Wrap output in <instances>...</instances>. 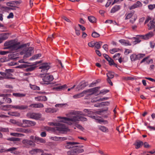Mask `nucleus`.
<instances>
[{"label":"nucleus","mask_w":155,"mask_h":155,"mask_svg":"<svg viewBox=\"0 0 155 155\" xmlns=\"http://www.w3.org/2000/svg\"><path fill=\"white\" fill-rule=\"evenodd\" d=\"M13 72V70L12 69H7L5 71L6 72V76L4 77L5 79H14L15 78H12V74L11 73Z\"/></svg>","instance_id":"13"},{"label":"nucleus","mask_w":155,"mask_h":155,"mask_svg":"<svg viewBox=\"0 0 155 155\" xmlns=\"http://www.w3.org/2000/svg\"><path fill=\"white\" fill-rule=\"evenodd\" d=\"M108 99V97H104L103 98H100L98 99V100H94V102H98V101H102L104 100H107Z\"/></svg>","instance_id":"50"},{"label":"nucleus","mask_w":155,"mask_h":155,"mask_svg":"<svg viewBox=\"0 0 155 155\" xmlns=\"http://www.w3.org/2000/svg\"><path fill=\"white\" fill-rule=\"evenodd\" d=\"M50 64L48 63H43L39 67V68L41 69V71L42 73H45L50 68Z\"/></svg>","instance_id":"7"},{"label":"nucleus","mask_w":155,"mask_h":155,"mask_svg":"<svg viewBox=\"0 0 155 155\" xmlns=\"http://www.w3.org/2000/svg\"><path fill=\"white\" fill-rule=\"evenodd\" d=\"M13 43L12 41H8L5 42L4 44V46H6L5 49H10Z\"/></svg>","instance_id":"22"},{"label":"nucleus","mask_w":155,"mask_h":155,"mask_svg":"<svg viewBox=\"0 0 155 155\" xmlns=\"http://www.w3.org/2000/svg\"><path fill=\"white\" fill-rule=\"evenodd\" d=\"M109 91V90L106 89L101 90L99 94H104Z\"/></svg>","instance_id":"48"},{"label":"nucleus","mask_w":155,"mask_h":155,"mask_svg":"<svg viewBox=\"0 0 155 155\" xmlns=\"http://www.w3.org/2000/svg\"><path fill=\"white\" fill-rule=\"evenodd\" d=\"M119 50V48H113L110 50V52L111 54H113L114 53L118 51Z\"/></svg>","instance_id":"51"},{"label":"nucleus","mask_w":155,"mask_h":155,"mask_svg":"<svg viewBox=\"0 0 155 155\" xmlns=\"http://www.w3.org/2000/svg\"><path fill=\"white\" fill-rule=\"evenodd\" d=\"M9 7H7V9L9 10H16V8H18L16 6L12 5V6H9Z\"/></svg>","instance_id":"58"},{"label":"nucleus","mask_w":155,"mask_h":155,"mask_svg":"<svg viewBox=\"0 0 155 155\" xmlns=\"http://www.w3.org/2000/svg\"><path fill=\"white\" fill-rule=\"evenodd\" d=\"M9 36V33H3L0 35V40L4 41L7 39Z\"/></svg>","instance_id":"20"},{"label":"nucleus","mask_w":155,"mask_h":155,"mask_svg":"<svg viewBox=\"0 0 155 155\" xmlns=\"http://www.w3.org/2000/svg\"><path fill=\"white\" fill-rule=\"evenodd\" d=\"M134 11H132L128 13H126L125 15L126 17L125 18V20H127L130 18L134 15Z\"/></svg>","instance_id":"26"},{"label":"nucleus","mask_w":155,"mask_h":155,"mask_svg":"<svg viewBox=\"0 0 155 155\" xmlns=\"http://www.w3.org/2000/svg\"><path fill=\"white\" fill-rule=\"evenodd\" d=\"M83 147V146L82 145L75 146L73 149H72V150L71 151V154H74V155H75L84 152V149L81 148V147Z\"/></svg>","instance_id":"4"},{"label":"nucleus","mask_w":155,"mask_h":155,"mask_svg":"<svg viewBox=\"0 0 155 155\" xmlns=\"http://www.w3.org/2000/svg\"><path fill=\"white\" fill-rule=\"evenodd\" d=\"M22 122L23 124V127H24L34 126L35 124V122L26 120H23Z\"/></svg>","instance_id":"8"},{"label":"nucleus","mask_w":155,"mask_h":155,"mask_svg":"<svg viewBox=\"0 0 155 155\" xmlns=\"http://www.w3.org/2000/svg\"><path fill=\"white\" fill-rule=\"evenodd\" d=\"M31 87V89H33L34 90H40V88L39 87L35 85H32Z\"/></svg>","instance_id":"56"},{"label":"nucleus","mask_w":155,"mask_h":155,"mask_svg":"<svg viewBox=\"0 0 155 155\" xmlns=\"http://www.w3.org/2000/svg\"><path fill=\"white\" fill-rule=\"evenodd\" d=\"M120 8V6L119 5H116L111 10V12L114 13L119 10Z\"/></svg>","instance_id":"28"},{"label":"nucleus","mask_w":155,"mask_h":155,"mask_svg":"<svg viewBox=\"0 0 155 155\" xmlns=\"http://www.w3.org/2000/svg\"><path fill=\"white\" fill-rule=\"evenodd\" d=\"M45 111L46 113H54L55 112L54 109L51 108H46L45 109Z\"/></svg>","instance_id":"44"},{"label":"nucleus","mask_w":155,"mask_h":155,"mask_svg":"<svg viewBox=\"0 0 155 155\" xmlns=\"http://www.w3.org/2000/svg\"><path fill=\"white\" fill-rule=\"evenodd\" d=\"M132 52V51L131 50L127 49H125V51H124V54L126 55H128L129 53H131Z\"/></svg>","instance_id":"54"},{"label":"nucleus","mask_w":155,"mask_h":155,"mask_svg":"<svg viewBox=\"0 0 155 155\" xmlns=\"http://www.w3.org/2000/svg\"><path fill=\"white\" fill-rule=\"evenodd\" d=\"M108 110V108H106V109L100 110L99 111H96L94 112L93 111H91V110L85 109L84 110V112L85 113H87L88 114L86 115L88 116L91 117V118L94 119L97 121V122L98 123H100L101 122H103V121L102 120L99 119L97 118V117L93 115L94 113L96 114H98L102 115L103 117L105 118H106L107 117V114H109V113L107 115H104V113L105 111H106Z\"/></svg>","instance_id":"2"},{"label":"nucleus","mask_w":155,"mask_h":155,"mask_svg":"<svg viewBox=\"0 0 155 155\" xmlns=\"http://www.w3.org/2000/svg\"><path fill=\"white\" fill-rule=\"evenodd\" d=\"M8 114L10 116H14L16 117H19L20 114L17 112H10L8 113Z\"/></svg>","instance_id":"34"},{"label":"nucleus","mask_w":155,"mask_h":155,"mask_svg":"<svg viewBox=\"0 0 155 155\" xmlns=\"http://www.w3.org/2000/svg\"><path fill=\"white\" fill-rule=\"evenodd\" d=\"M80 115L86 116L80 111L72 110L68 114V117H60L59 118L62 119L61 121L67 123L69 125L76 123H78L80 120L82 121L87 120V119L86 117H82Z\"/></svg>","instance_id":"1"},{"label":"nucleus","mask_w":155,"mask_h":155,"mask_svg":"<svg viewBox=\"0 0 155 155\" xmlns=\"http://www.w3.org/2000/svg\"><path fill=\"white\" fill-rule=\"evenodd\" d=\"M148 9L151 10H152L155 8V4L150 5L148 6Z\"/></svg>","instance_id":"55"},{"label":"nucleus","mask_w":155,"mask_h":155,"mask_svg":"<svg viewBox=\"0 0 155 155\" xmlns=\"http://www.w3.org/2000/svg\"><path fill=\"white\" fill-rule=\"evenodd\" d=\"M143 143L142 141L140 140L137 141L134 145L136 146V148L137 149L140 148L143 145Z\"/></svg>","instance_id":"29"},{"label":"nucleus","mask_w":155,"mask_h":155,"mask_svg":"<svg viewBox=\"0 0 155 155\" xmlns=\"http://www.w3.org/2000/svg\"><path fill=\"white\" fill-rule=\"evenodd\" d=\"M55 138L56 139H57L58 140H66L67 139V138L65 137H55Z\"/></svg>","instance_id":"62"},{"label":"nucleus","mask_w":155,"mask_h":155,"mask_svg":"<svg viewBox=\"0 0 155 155\" xmlns=\"http://www.w3.org/2000/svg\"><path fill=\"white\" fill-rule=\"evenodd\" d=\"M35 99L36 100L39 101H45L47 100V98L45 96L39 97H35Z\"/></svg>","instance_id":"32"},{"label":"nucleus","mask_w":155,"mask_h":155,"mask_svg":"<svg viewBox=\"0 0 155 155\" xmlns=\"http://www.w3.org/2000/svg\"><path fill=\"white\" fill-rule=\"evenodd\" d=\"M89 46L91 47H93L95 45V42L93 41H92L89 42L88 44Z\"/></svg>","instance_id":"61"},{"label":"nucleus","mask_w":155,"mask_h":155,"mask_svg":"<svg viewBox=\"0 0 155 155\" xmlns=\"http://www.w3.org/2000/svg\"><path fill=\"white\" fill-rule=\"evenodd\" d=\"M20 3L18 1H11L6 3V5L8 6H12L13 5L19 4Z\"/></svg>","instance_id":"23"},{"label":"nucleus","mask_w":155,"mask_h":155,"mask_svg":"<svg viewBox=\"0 0 155 155\" xmlns=\"http://www.w3.org/2000/svg\"><path fill=\"white\" fill-rule=\"evenodd\" d=\"M114 72H112L110 71H108L107 74V78H113L114 76Z\"/></svg>","instance_id":"37"},{"label":"nucleus","mask_w":155,"mask_h":155,"mask_svg":"<svg viewBox=\"0 0 155 155\" xmlns=\"http://www.w3.org/2000/svg\"><path fill=\"white\" fill-rule=\"evenodd\" d=\"M100 88V87H94L91 89L83 91L82 92L74 95L73 96L74 98L75 99L78 98L84 95V94H87L88 92L89 93L87 94L88 95H91L98 91L99 89Z\"/></svg>","instance_id":"3"},{"label":"nucleus","mask_w":155,"mask_h":155,"mask_svg":"<svg viewBox=\"0 0 155 155\" xmlns=\"http://www.w3.org/2000/svg\"><path fill=\"white\" fill-rule=\"evenodd\" d=\"M13 95L17 97H25L26 94H21L20 93H14L13 94Z\"/></svg>","instance_id":"35"},{"label":"nucleus","mask_w":155,"mask_h":155,"mask_svg":"<svg viewBox=\"0 0 155 155\" xmlns=\"http://www.w3.org/2000/svg\"><path fill=\"white\" fill-rule=\"evenodd\" d=\"M3 99H5V101L7 103H11L12 102V101L11 99L10 98L6 97L5 98V97H3Z\"/></svg>","instance_id":"57"},{"label":"nucleus","mask_w":155,"mask_h":155,"mask_svg":"<svg viewBox=\"0 0 155 155\" xmlns=\"http://www.w3.org/2000/svg\"><path fill=\"white\" fill-rule=\"evenodd\" d=\"M108 61L109 65L110 66L113 65V64H115L114 60L111 58L110 59V60H108Z\"/></svg>","instance_id":"60"},{"label":"nucleus","mask_w":155,"mask_h":155,"mask_svg":"<svg viewBox=\"0 0 155 155\" xmlns=\"http://www.w3.org/2000/svg\"><path fill=\"white\" fill-rule=\"evenodd\" d=\"M27 115L30 118L35 120H38L41 118V115L39 113H29L27 114Z\"/></svg>","instance_id":"9"},{"label":"nucleus","mask_w":155,"mask_h":155,"mask_svg":"<svg viewBox=\"0 0 155 155\" xmlns=\"http://www.w3.org/2000/svg\"><path fill=\"white\" fill-rule=\"evenodd\" d=\"M142 5V3L140 1H137L136 3L133 5L129 7V9L130 10H132L136 8H137L138 7H141Z\"/></svg>","instance_id":"18"},{"label":"nucleus","mask_w":155,"mask_h":155,"mask_svg":"<svg viewBox=\"0 0 155 155\" xmlns=\"http://www.w3.org/2000/svg\"><path fill=\"white\" fill-rule=\"evenodd\" d=\"M8 140L12 141H19L20 140V139L19 138L14 137L10 138Z\"/></svg>","instance_id":"46"},{"label":"nucleus","mask_w":155,"mask_h":155,"mask_svg":"<svg viewBox=\"0 0 155 155\" xmlns=\"http://www.w3.org/2000/svg\"><path fill=\"white\" fill-rule=\"evenodd\" d=\"M78 144H79V143L77 142H67L65 147L67 149H70L71 148L73 149L74 147V145Z\"/></svg>","instance_id":"15"},{"label":"nucleus","mask_w":155,"mask_h":155,"mask_svg":"<svg viewBox=\"0 0 155 155\" xmlns=\"http://www.w3.org/2000/svg\"><path fill=\"white\" fill-rule=\"evenodd\" d=\"M154 35L153 33L152 32H150L145 35H137L136 36H139L140 38L145 40H147L152 37Z\"/></svg>","instance_id":"10"},{"label":"nucleus","mask_w":155,"mask_h":155,"mask_svg":"<svg viewBox=\"0 0 155 155\" xmlns=\"http://www.w3.org/2000/svg\"><path fill=\"white\" fill-rule=\"evenodd\" d=\"M88 20L91 23H94L96 22V19L93 16H89L88 17Z\"/></svg>","instance_id":"40"},{"label":"nucleus","mask_w":155,"mask_h":155,"mask_svg":"<svg viewBox=\"0 0 155 155\" xmlns=\"http://www.w3.org/2000/svg\"><path fill=\"white\" fill-rule=\"evenodd\" d=\"M33 48L32 47H29L28 48H25V50L21 52V54H24V58H28L31 56L33 52Z\"/></svg>","instance_id":"5"},{"label":"nucleus","mask_w":155,"mask_h":155,"mask_svg":"<svg viewBox=\"0 0 155 155\" xmlns=\"http://www.w3.org/2000/svg\"><path fill=\"white\" fill-rule=\"evenodd\" d=\"M41 54H36L34 55L30 59L31 60H33L35 59H37L39 57H41Z\"/></svg>","instance_id":"41"},{"label":"nucleus","mask_w":155,"mask_h":155,"mask_svg":"<svg viewBox=\"0 0 155 155\" xmlns=\"http://www.w3.org/2000/svg\"><path fill=\"white\" fill-rule=\"evenodd\" d=\"M28 107L26 105H13V108H15V109L23 110H25L27 109Z\"/></svg>","instance_id":"19"},{"label":"nucleus","mask_w":155,"mask_h":155,"mask_svg":"<svg viewBox=\"0 0 155 155\" xmlns=\"http://www.w3.org/2000/svg\"><path fill=\"white\" fill-rule=\"evenodd\" d=\"M16 149V148L12 147L7 149L6 150H5L4 151H3V149L1 150H0V152H2L4 151L11 152V153H15L14 152V151Z\"/></svg>","instance_id":"27"},{"label":"nucleus","mask_w":155,"mask_h":155,"mask_svg":"<svg viewBox=\"0 0 155 155\" xmlns=\"http://www.w3.org/2000/svg\"><path fill=\"white\" fill-rule=\"evenodd\" d=\"M43 150H42L38 149H34L31 151H29V153L31 154H36V153H39V152H43Z\"/></svg>","instance_id":"24"},{"label":"nucleus","mask_w":155,"mask_h":155,"mask_svg":"<svg viewBox=\"0 0 155 155\" xmlns=\"http://www.w3.org/2000/svg\"><path fill=\"white\" fill-rule=\"evenodd\" d=\"M140 38L139 36H137V37H133L131 39L134 40L133 41V43L134 45H136L140 43L141 41V40L140 39Z\"/></svg>","instance_id":"25"},{"label":"nucleus","mask_w":155,"mask_h":155,"mask_svg":"<svg viewBox=\"0 0 155 155\" xmlns=\"http://www.w3.org/2000/svg\"><path fill=\"white\" fill-rule=\"evenodd\" d=\"M10 135L15 137H21L23 135L22 134L17 133H11Z\"/></svg>","instance_id":"49"},{"label":"nucleus","mask_w":155,"mask_h":155,"mask_svg":"<svg viewBox=\"0 0 155 155\" xmlns=\"http://www.w3.org/2000/svg\"><path fill=\"white\" fill-rule=\"evenodd\" d=\"M110 104V103L109 102L107 101L105 102H102L101 103V107L104 106H108Z\"/></svg>","instance_id":"52"},{"label":"nucleus","mask_w":155,"mask_h":155,"mask_svg":"<svg viewBox=\"0 0 155 155\" xmlns=\"http://www.w3.org/2000/svg\"><path fill=\"white\" fill-rule=\"evenodd\" d=\"M98 128L104 132H107L108 131V129L104 126H98Z\"/></svg>","instance_id":"33"},{"label":"nucleus","mask_w":155,"mask_h":155,"mask_svg":"<svg viewBox=\"0 0 155 155\" xmlns=\"http://www.w3.org/2000/svg\"><path fill=\"white\" fill-rule=\"evenodd\" d=\"M36 68L35 66H30L27 68L25 70L27 71H31L34 70Z\"/></svg>","instance_id":"43"},{"label":"nucleus","mask_w":155,"mask_h":155,"mask_svg":"<svg viewBox=\"0 0 155 155\" xmlns=\"http://www.w3.org/2000/svg\"><path fill=\"white\" fill-rule=\"evenodd\" d=\"M149 57H147L144 58L140 62V63H142L143 62H146L147 63L149 64L150 62V60H148V59Z\"/></svg>","instance_id":"45"},{"label":"nucleus","mask_w":155,"mask_h":155,"mask_svg":"<svg viewBox=\"0 0 155 155\" xmlns=\"http://www.w3.org/2000/svg\"><path fill=\"white\" fill-rule=\"evenodd\" d=\"M155 22H154L153 21H150L149 24L148 25V29L149 30H151L154 29L155 28V25L154 23Z\"/></svg>","instance_id":"31"},{"label":"nucleus","mask_w":155,"mask_h":155,"mask_svg":"<svg viewBox=\"0 0 155 155\" xmlns=\"http://www.w3.org/2000/svg\"><path fill=\"white\" fill-rule=\"evenodd\" d=\"M14 130L18 132L25 133H28L31 132L30 130L28 129H25L20 127L16 128Z\"/></svg>","instance_id":"16"},{"label":"nucleus","mask_w":155,"mask_h":155,"mask_svg":"<svg viewBox=\"0 0 155 155\" xmlns=\"http://www.w3.org/2000/svg\"><path fill=\"white\" fill-rule=\"evenodd\" d=\"M66 87V85L54 87V89L57 91H60Z\"/></svg>","instance_id":"42"},{"label":"nucleus","mask_w":155,"mask_h":155,"mask_svg":"<svg viewBox=\"0 0 155 155\" xmlns=\"http://www.w3.org/2000/svg\"><path fill=\"white\" fill-rule=\"evenodd\" d=\"M53 79L52 75L47 74L44 76L42 80L44 82H45V84H48L49 82L52 81Z\"/></svg>","instance_id":"11"},{"label":"nucleus","mask_w":155,"mask_h":155,"mask_svg":"<svg viewBox=\"0 0 155 155\" xmlns=\"http://www.w3.org/2000/svg\"><path fill=\"white\" fill-rule=\"evenodd\" d=\"M55 125L57 126L55 128V130L59 131L60 132H64L68 130V129L64 126V124L59 123H56Z\"/></svg>","instance_id":"6"},{"label":"nucleus","mask_w":155,"mask_h":155,"mask_svg":"<svg viewBox=\"0 0 155 155\" xmlns=\"http://www.w3.org/2000/svg\"><path fill=\"white\" fill-rule=\"evenodd\" d=\"M137 55L136 54H133L131 55L130 57L131 61H135L137 60Z\"/></svg>","instance_id":"39"},{"label":"nucleus","mask_w":155,"mask_h":155,"mask_svg":"<svg viewBox=\"0 0 155 155\" xmlns=\"http://www.w3.org/2000/svg\"><path fill=\"white\" fill-rule=\"evenodd\" d=\"M31 107L34 108H41L44 107L43 104L39 103L38 104H32L30 105Z\"/></svg>","instance_id":"30"},{"label":"nucleus","mask_w":155,"mask_h":155,"mask_svg":"<svg viewBox=\"0 0 155 155\" xmlns=\"http://www.w3.org/2000/svg\"><path fill=\"white\" fill-rule=\"evenodd\" d=\"M22 143L26 147H29L30 146L33 145L34 142L28 139H24L22 140Z\"/></svg>","instance_id":"14"},{"label":"nucleus","mask_w":155,"mask_h":155,"mask_svg":"<svg viewBox=\"0 0 155 155\" xmlns=\"http://www.w3.org/2000/svg\"><path fill=\"white\" fill-rule=\"evenodd\" d=\"M91 35L94 38H97L100 36V35L97 32L94 31L92 34Z\"/></svg>","instance_id":"47"},{"label":"nucleus","mask_w":155,"mask_h":155,"mask_svg":"<svg viewBox=\"0 0 155 155\" xmlns=\"http://www.w3.org/2000/svg\"><path fill=\"white\" fill-rule=\"evenodd\" d=\"M119 42L123 45L125 46H130L131 44L128 41H126L124 39H120L119 40Z\"/></svg>","instance_id":"21"},{"label":"nucleus","mask_w":155,"mask_h":155,"mask_svg":"<svg viewBox=\"0 0 155 155\" xmlns=\"http://www.w3.org/2000/svg\"><path fill=\"white\" fill-rule=\"evenodd\" d=\"M103 55L104 57L108 61V60H110V59L111 58H110L108 55H107L105 54H103Z\"/></svg>","instance_id":"63"},{"label":"nucleus","mask_w":155,"mask_h":155,"mask_svg":"<svg viewBox=\"0 0 155 155\" xmlns=\"http://www.w3.org/2000/svg\"><path fill=\"white\" fill-rule=\"evenodd\" d=\"M87 84L85 82L82 81L79 84V85L78 86V87L80 89H83L85 87Z\"/></svg>","instance_id":"36"},{"label":"nucleus","mask_w":155,"mask_h":155,"mask_svg":"<svg viewBox=\"0 0 155 155\" xmlns=\"http://www.w3.org/2000/svg\"><path fill=\"white\" fill-rule=\"evenodd\" d=\"M25 45H20L18 43H13L10 49L13 51H16L23 48Z\"/></svg>","instance_id":"12"},{"label":"nucleus","mask_w":155,"mask_h":155,"mask_svg":"<svg viewBox=\"0 0 155 155\" xmlns=\"http://www.w3.org/2000/svg\"><path fill=\"white\" fill-rule=\"evenodd\" d=\"M54 38V35L53 34H52L51 35H49L48 38V40H49L50 41H52L53 40V39Z\"/></svg>","instance_id":"64"},{"label":"nucleus","mask_w":155,"mask_h":155,"mask_svg":"<svg viewBox=\"0 0 155 155\" xmlns=\"http://www.w3.org/2000/svg\"><path fill=\"white\" fill-rule=\"evenodd\" d=\"M145 55L144 54H139L137 55V60H140L141 59L143 58L145 56Z\"/></svg>","instance_id":"53"},{"label":"nucleus","mask_w":155,"mask_h":155,"mask_svg":"<svg viewBox=\"0 0 155 155\" xmlns=\"http://www.w3.org/2000/svg\"><path fill=\"white\" fill-rule=\"evenodd\" d=\"M102 42L101 41L96 42L95 43V47L97 49H99L101 47V46L102 45Z\"/></svg>","instance_id":"38"},{"label":"nucleus","mask_w":155,"mask_h":155,"mask_svg":"<svg viewBox=\"0 0 155 155\" xmlns=\"http://www.w3.org/2000/svg\"><path fill=\"white\" fill-rule=\"evenodd\" d=\"M35 142L38 143H46V140L45 139L42 138L40 137H38L35 136Z\"/></svg>","instance_id":"17"},{"label":"nucleus","mask_w":155,"mask_h":155,"mask_svg":"<svg viewBox=\"0 0 155 155\" xmlns=\"http://www.w3.org/2000/svg\"><path fill=\"white\" fill-rule=\"evenodd\" d=\"M0 109L4 111H6L7 110L6 105L0 106Z\"/></svg>","instance_id":"59"}]
</instances>
